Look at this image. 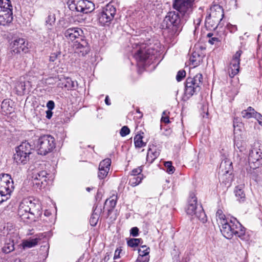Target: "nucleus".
Returning a JSON list of instances; mask_svg holds the SVG:
<instances>
[{
	"instance_id": "58",
	"label": "nucleus",
	"mask_w": 262,
	"mask_h": 262,
	"mask_svg": "<svg viewBox=\"0 0 262 262\" xmlns=\"http://www.w3.org/2000/svg\"><path fill=\"white\" fill-rule=\"evenodd\" d=\"M53 115V113L52 110H48L46 111V117L47 118L50 119L51 118Z\"/></svg>"
},
{
	"instance_id": "18",
	"label": "nucleus",
	"mask_w": 262,
	"mask_h": 262,
	"mask_svg": "<svg viewBox=\"0 0 262 262\" xmlns=\"http://www.w3.org/2000/svg\"><path fill=\"white\" fill-rule=\"evenodd\" d=\"M59 82L57 85L59 88H65L68 90L74 89L77 86V83L73 81L71 78L61 76L58 77Z\"/></svg>"
},
{
	"instance_id": "46",
	"label": "nucleus",
	"mask_w": 262,
	"mask_h": 262,
	"mask_svg": "<svg viewBox=\"0 0 262 262\" xmlns=\"http://www.w3.org/2000/svg\"><path fill=\"white\" fill-rule=\"evenodd\" d=\"M186 76L185 70H182L178 71L176 76V79L178 81H181Z\"/></svg>"
},
{
	"instance_id": "50",
	"label": "nucleus",
	"mask_w": 262,
	"mask_h": 262,
	"mask_svg": "<svg viewBox=\"0 0 262 262\" xmlns=\"http://www.w3.org/2000/svg\"><path fill=\"white\" fill-rule=\"evenodd\" d=\"M227 28L231 33H234L237 30V26L236 25H233L231 24H227Z\"/></svg>"
},
{
	"instance_id": "55",
	"label": "nucleus",
	"mask_w": 262,
	"mask_h": 262,
	"mask_svg": "<svg viewBox=\"0 0 262 262\" xmlns=\"http://www.w3.org/2000/svg\"><path fill=\"white\" fill-rule=\"evenodd\" d=\"M149 257L144 256V258H141V257H138L136 262H148Z\"/></svg>"
},
{
	"instance_id": "33",
	"label": "nucleus",
	"mask_w": 262,
	"mask_h": 262,
	"mask_svg": "<svg viewBox=\"0 0 262 262\" xmlns=\"http://www.w3.org/2000/svg\"><path fill=\"white\" fill-rule=\"evenodd\" d=\"M160 152L159 151L155 150L152 151L151 148H149L147 154V161L149 163H152L153 161L159 156Z\"/></svg>"
},
{
	"instance_id": "23",
	"label": "nucleus",
	"mask_w": 262,
	"mask_h": 262,
	"mask_svg": "<svg viewBox=\"0 0 262 262\" xmlns=\"http://www.w3.org/2000/svg\"><path fill=\"white\" fill-rule=\"evenodd\" d=\"M233 235L238 237L242 240L246 239L245 228L236 221V224L234 223L233 228L232 229Z\"/></svg>"
},
{
	"instance_id": "12",
	"label": "nucleus",
	"mask_w": 262,
	"mask_h": 262,
	"mask_svg": "<svg viewBox=\"0 0 262 262\" xmlns=\"http://www.w3.org/2000/svg\"><path fill=\"white\" fill-rule=\"evenodd\" d=\"M243 51L239 50L232 56L228 69L229 75L231 78L234 77L239 72L240 57Z\"/></svg>"
},
{
	"instance_id": "34",
	"label": "nucleus",
	"mask_w": 262,
	"mask_h": 262,
	"mask_svg": "<svg viewBox=\"0 0 262 262\" xmlns=\"http://www.w3.org/2000/svg\"><path fill=\"white\" fill-rule=\"evenodd\" d=\"M256 111L252 107L249 106L247 110H244L242 112V115L243 118L249 119L252 117H254Z\"/></svg>"
},
{
	"instance_id": "53",
	"label": "nucleus",
	"mask_w": 262,
	"mask_h": 262,
	"mask_svg": "<svg viewBox=\"0 0 262 262\" xmlns=\"http://www.w3.org/2000/svg\"><path fill=\"white\" fill-rule=\"evenodd\" d=\"M47 107H48V110H53L55 107L54 102L52 100L49 101L47 103Z\"/></svg>"
},
{
	"instance_id": "42",
	"label": "nucleus",
	"mask_w": 262,
	"mask_h": 262,
	"mask_svg": "<svg viewBox=\"0 0 262 262\" xmlns=\"http://www.w3.org/2000/svg\"><path fill=\"white\" fill-rule=\"evenodd\" d=\"M164 166L166 168V171L169 173L172 174L175 170L174 167L172 165L171 161H167L164 163Z\"/></svg>"
},
{
	"instance_id": "8",
	"label": "nucleus",
	"mask_w": 262,
	"mask_h": 262,
	"mask_svg": "<svg viewBox=\"0 0 262 262\" xmlns=\"http://www.w3.org/2000/svg\"><path fill=\"white\" fill-rule=\"evenodd\" d=\"M13 19L11 1H0V25L5 26Z\"/></svg>"
},
{
	"instance_id": "45",
	"label": "nucleus",
	"mask_w": 262,
	"mask_h": 262,
	"mask_svg": "<svg viewBox=\"0 0 262 262\" xmlns=\"http://www.w3.org/2000/svg\"><path fill=\"white\" fill-rule=\"evenodd\" d=\"M109 203L110 204L111 209H114L117 203V196L116 195H113L109 199Z\"/></svg>"
},
{
	"instance_id": "26",
	"label": "nucleus",
	"mask_w": 262,
	"mask_h": 262,
	"mask_svg": "<svg viewBox=\"0 0 262 262\" xmlns=\"http://www.w3.org/2000/svg\"><path fill=\"white\" fill-rule=\"evenodd\" d=\"M232 162L228 160H225L221 163L219 172H222L223 174L228 173L232 170Z\"/></svg>"
},
{
	"instance_id": "39",
	"label": "nucleus",
	"mask_w": 262,
	"mask_h": 262,
	"mask_svg": "<svg viewBox=\"0 0 262 262\" xmlns=\"http://www.w3.org/2000/svg\"><path fill=\"white\" fill-rule=\"evenodd\" d=\"M40 239L38 238H32L28 241H26L23 243L24 248H31L36 246L38 243Z\"/></svg>"
},
{
	"instance_id": "48",
	"label": "nucleus",
	"mask_w": 262,
	"mask_h": 262,
	"mask_svg": "<svg viewBox=\"0 0 262 262\" xmlns=\"http://www.w3.org/2000/svg\"><path fill=\"white\" fill-rule=\"evenodd\" d=\"M142 171V167H139L137 168L134 169L131 172V176H142L141 174Z\"/></svg>"
},
{
	"instance_id": "61",
	"label": "nucleus",
	"mask_w": 262,
	"mask_h": 262,
	"mask_svg": "<svg viewBox=\"0 0 262 262\" xmlns=\"http://www.w3.org/2000/svg\"><path fill=\"white\" fill-rule=\"evenodd\" d=\"M213 36V34L212 33H209L208 34H207V37L211 38V37H212V36Z\"/></svg>"
},
{
	"instance_id": "3",
	"label": "nucleus",
	"mask_w": 262,
	"mask_h": 262,
	"mask_svg": "<svg viewBox=\"0 0 262 262\" xmlns=\"http://www.w3.org/2000/svg\"><path fill=\"white\" fill-rule=\"evenodd\" d=\"M164 23L166 28L170 30L171 35H178L182 30L181 19L178 13L174 11L169 12L165 16Z\"/></svg>"
},
{
	"instance_id": "30",
	"label": "nucleus",
	"mask_w": 262,
	"mask_h": 262,
	"mask_svg": "<svg viewBox=\"0 0 262 262\" xmlns=\"http://www.w3.org/2000/svg\"><path fill=\"white\" fill-rule=\"evenodd\" d=\"M17 147L30 155L32 154V151L34 150L33 146L27 141L22 142Z\"/></svg>"
},
{
	"instance_id": "59",
	"label": "nucleus",
	"mask_w": 262,
	"mask_h": 262,
	"mask_svg": "<svg viewBox=\"0 0 262 262\" xmlns=\"http://www.w3.org/2000/svg\"><path fill=\"white\" fill-rule=\"evenodd\" d=\"M9 197H6L5 195H2L1 193H0V204H2L3 202L6 201Z\"/></svg>"
},
{
	"instance_id": "9",
	"label": "nucleus",
	"mask_w": 262,
	"mask_h": 262,
	"mask_svg": "<svg viewBox=\"0 0 262 262\" xmlns=\"http://www.w3.org/2000/svg\"><path fill=\"white\" fill-rule=\"evenodd\" d=\"M135 45L137 48L139 46V49L134 55V57L137 61L143 62L159 52L157 49L155 50L153 47H146L144 43L140 45L136 43Z\"/></svg>"
},
{
	"instance_id": "38",
	"label": "nucleus",
	"mask_w": 262,
	"mask_h": 262,
	"mask_svg": "<svg viewBox=\"0 0 262 262\" xmlns=\"http://www.w3.org/2000/svg\"><path fill=\"white\" fill-rule=\"evenodd\" d=\"M143 137L140 135H137L134 137V144L136 147L141 148L145 146V143L143 142Z\"/></svg>"
},
{
	"instance_id": "40",
	"label": "nucleus",
	"mask_w": 262,
	"mask_h": 262,
	"mask_svg": "<svg viewBox=\"0 0 262 262\" xmlns=\"http://www.w3.org/2000/svg\"><path fill=\"white\" fill-rule=\"evenodd\" d=\"M139 257L144 258V256H146L149 253V248L146 246H142L141 248L138 250Z\"/></svg>"
},
{
	"instance_id": "49",
	"label": "nucleus",
	"mask_w": 262,
	"mask_h": 262,
	"mask_svg": "<svg viewBox=\"0 0 262 262\" xmlns=\"http://www.w3.org/2000/svg\"><path fill=\"white\" fill-rule=\"evenodd\" d=\"M60 55V52H56L53 53L51 54L49 58V60L51 62H54L56 60V59L58 58V57Z\"/></svg>"
},
{
	"instance_id": "37",
	"label": "nucleus",
	"mask_w": 262,
	"mask_h": 262,
	"mask_svg": "<svg viewBox=\"0 0 262 262\" xmlns=\"http://www.w3.org/2000/svg\"><path fill=\"white\" fill-rule=\"evenodd\" d=\"M143 179L142 176H131L129 179V184L133 187L139 185Z\"/></svg>"
},
{
	"instance_id": "56",
	"label": "nucleus",
	"mask_w": 262,
	"mask_h": 262,
	"mask_svg": "<svg viewBox=\"0 0 262 262\" xmlns=\"http://www.w3.org/2000/svg\"><path fill=\"white\" fill-rule=\"evenodd\" d=\"M121 250L120 249H117L116 250H115V254H114V259H117V258H119L120 257V254L121 253Z\"/></svg>"
},
{
	"instance_id": "35",
	"label": "nucleus",
	"mask_w": 262,
	"mask_h": 262,
	"mask_svg": "<svg viewBox=\"0 0 262 262\" xmlns=\"http://www.w3.org/2000/svg\"><path fill=\"white\" fill-rule=\"evenodd\" d=\"M241 137L236 136L234 138V147L237 148L240 151H242L245 148V143L241 139Z\"/></svg>"
},
{
	"instance_id": "51",
	"label": "nucleus",
	"mask_w": 262,
	"mask_h": 262,
	"mask_svg": "<svg viewBox=\"0 0 262 262\" xmlns=\"http://www.w3.org/2000/svg\"><path fill=\"white\" fill-rule=\"evenodd\" d=\"M258 121V123L262 126V116L261 115L256 112L254 117Z\"/></svg>"
},
{
	"instance_id": "15",
	"label": "nucleus",
	"mask_w": 262,
	"mask_h": 262,
	"mask_svg": "<svg viewBox=\"0 0 262 262\" xmlns=\"http://www.w3.org/2000/svg\"><path fill=\"white\" fill-rule=\"evenodd\" d=\"M83 31L79 28H70L63 33L67 39L74 41L76 39L82 38Z\"/></svg>"
},
{
	"instance_id": "10",
	"label": "nucleus",
	"mask_w": 262,
	"mask_h": 262,
	"mask_svg": "<svg viewBox=\"0 0 262 262\" xmlns=\"http://www.w3.org/2000/svg\"><path fill=\"white\" fill-rule=\"evenodd\" d=\"M13 181L9 174H0V193L6 197L10 196L14 189Z\"/></svg>"
},
{
	"instance_id": "31",
	"label": "nucleus",
	"mask_w": 262,
	"mask_h": 262,
	"mask_svg": "<svg viewBox=\"0 0 262 262\" xmlns=\"http://www.w3.org/2000/svg\"><path fill=\"white\" fill-rule=\"evenodd\" d=\"M14 250V244L13 241L10 239L7 240L4 247L2 248V251L4 253H9Z\"/></svg>"
},
{
	"instance_id": "22",
	"label": "nucleus",
	"mask_w": 262,
	"mask_h": 262,
	"mask_svg": "<svg viewBox=\"0 0 262 262\" xmlns=\"http://www.w3.org/2000/svg\"><path fill=\"white\" fill-rule=\"evenodd\" d=\"M247 171L250 177L255 182H259L262 180V171L259 167H256L255 168L249 167L247 169Z\"/></svg>"
},
{
	"instance_id": "1",
	"label": "nucleus",
	"mask_w": 262,
	"mask_h": 262,
	"mask_svg": "<svg viewBox=\"0 0 262 262\" xmlns=\"http://www.w3.org/2000/svg\"><path fill=\"white\" fill-rule=\"evenodd\" d=\"M41 214L39 202L31 197L23 199L19 203L18 215L26 222L35 221Z\"/></svg>"
},
{
	"instance_id": "11",
	"label": "nucleus",
	"mask_w": 262,
	"mask_h": 262,
	"mask_svg": "<svg viewBox=\"0 0 262 262\" xmlns=\"http://www.w3.org/2000/svg\"><path fill=\"white\" fill-rule=\"evenodd\" d=\"M48 175L45 170H35L32 173V181L33 186L36 190L41 189L47 181V176Z\"/></svg>"
},
{
	"instance_id": "27",
	"label": "nucleus",
	"mask_w": 262,
	"mask_h": 262,
	"mask_svg": "<svg viewBox=\"0 0 262 262\" xmlns=\"http://www.w3.org/2000/svg\"><path fill=\"white\" fill-rule=\"evenodd\" d=\"M28 85H29V81L19 80L16 82L15 89L17 95H22L24 94Z\"/></svg>"
},
{
	"instance_id": "57",
	"label": "nucleus",
	"mask_w": 262,
	"mask_h": 262,
	"mask_svg": "<svg viewBox=\"0 0 262 262\" xmlns=\"http://www.w3.org/2000/svg\"><path fill=\"white\" fill-rule=\"evenodd\" d=\"M161 121L163 122H164L165 123H169V120L168 116H162V117L161 118Z\"/></svg>"
},
{
	"instance_id": "13",
	"label": "nucleus",
	"mask_w": 262,
	"mask_h": 262,
	"mask_svg": "<svg viewBox=\"0 0 262 262\" xmlns=\"http://www.w3.org/2000/svg\"><path fill=\"white\" fill-rule=\"evenodd\" d=\"M69 2L70 1H68V4ZM70 2L74 5L77 11L85 14L92 12L95 8L93 1H70Z\"/></svg>"
},
{
	"instance_id": "29",
	"label": "nucleus",
	"mask_w": 262,
	"mask_h": 262,
	"mask_svg": "<svg viewBox=\"0 0 262 262\" xmlns=\"http://www.w3.org/2000/svg\"><path fill=\"white\" fill-rule=\"evenodd\" d=\"M191 64L195 67L198 66L202 60V57L198 53L194 52L192 53L189 59Z\"/></svg>"
},
{
	"instance_id": "25",
	"label": "nucleus",
	"mask_w": 262,
	"mask_h": 262,
	"mask_svg": "<svg viewBox=\"0 0 262 262\" xmlns=\"http://www.w3.org/2000/svg\"><path fill=\"white\" fill-rule=\"evenodd\" d=\"M114 18L110 15L102 12L98 16V22L102 26H109Z\"/></svg>"
},
{
	"instance_id": "47",
	"label": "nucleus",
	"mask_w": 262,
	"mask_h": 262,
	"mask_svg": "<svg viewBox=\"0 0 262 262\" xmlns=\"http://www.w3.org/2000/svg\"><path fill=\"white\" fill-rule=\"evenodd\" d=\"M129 133H130V130L127 126H123L120 131V134L121 136H122V137L126 136V135L129 134Z\"/></svg>"
},
{
	"instance_id": "7",
	"label": "nucleus",
	"mask_w": 262,
	"mask_h": 262,
	"mask_svg": "<svg viewBox=\"0 0 262 262\" xmlns=\"http://www.w3.org/2000/svg\"><path fill=\"white\" fill-rule=\"evenodd\" d=\"M262 146L258 143H254L249 154L248 162L249 167L255 168L262 165Z\"/></svg>"
},
{
	"instance_id": "28",
	"label": "nucleus",
	"mask_w": 262,
	"mask_h": 262,
	"mask_svg": "<svg viewBox=\"0 0 262 262\" xmlns=\"http://www.w3.org/2000/svg\"><path fill=\"white\" fill-rule=\"evenodd\" d=\"M113 2V1H111L110 3L107 4L104 8L102 12L107 13V14L114 18L116 14V10L114 6L112 4Z\"/></svg>"
},
{
	"instance_id": "36",
	"label": "nucleus",
	"mask_w": 262,
	"mask_h": 262,
	"mask_svg": "<svg viewBox=\"0 0 262 262\" xmlns=\"http://www.w3.org/2000/svg\"><path fill=\"white\" fill-rule=\"evenodd\" d=\"M55 15L53 13H50L46 19V25L49 29H52L55 23Z\"/></svg>"
},
{
	"instance_id": "43",
	"label": "nucleus",
	"mask_w": 262,
	"mask_h": 262,
	"mask_svg": "<svg viewBox=\"0 0 262 262\" xmlns=\"http://www.w3.org/2000/svg\"><path fill=\"white\" fill-rule=\"evenodd\" d=\"M9 101L7 100H4L2 103L1 107L2 109L3 110L4 112H6V113H10V112L12 111V107H11L9 108V104H8V103Z\"/></svg>"
},
{
	"instance_id": "63",
	"label": "nucleus",
	"mask_w": 262,
	"mask_h": 262,
	"mask_svg": "<svg viewBox=\"0 0 262 262\" xmlns=\"http://www.w3.org/2000/svg\"><path fill=\"white\" fill-rule=\"evenodd\" d=\"M86 189L88 191L90 192L91 189L90 187H87Z\"/></svg>"
},
{
	"instance_id": "62",
	"label": "nucleus",
	"mask_w": 262,
	"mask_h": 262,
	"mask_svg": "<svg viewBox=\"0 0 262 262\" xmlns=\"http://www.w3.org/2000/svg\"><path fill=\"white\" fill-rule=\"evenodd\" d=\"M162 116H168L167 114L166 111H164L163 112V115Z\"/></svg>"
},
{
	"instance_id": "16",
	"label": "nucleus",
	"mask_w": 262,
	"mask_h": 262,
	"mask_svg": "<svg viewBox=\"0 0 262 262\" xmlns=\"http://www.w3.org/2000/svg\"><path fill=\"white\" fill-rule=\"evenodd\" d=\"M11 47L13 52L16 53L21 52L26 53L28 51V48L24 38H19L15 39L11 42Z\"/></svg>"
},
{
	"instance_id": "21",
	"label": "nucleus",
	"mask_w": 262,
	"mask_h": 262,
	"mask_svg": "<svg viewBox=\"0 0 262 262\" xmlns=\"http://www.w3.org/2000/svg\"><path fill=\"white\" fill-rule=\"evenodd\" d=\"M192 1H174L173 7L182 14L186 12L192 5Z\"/></svg>"
},
{
	"instance_id": "20",
	"label": "nucleus",
	"mask_w": 262,
	"mask_h": 262,
	"mask_svg": "<svg viewBox=\"0 0 262 262\" xmlns=\"http://www.w3.org/2000/svg\"><path fill=\"white\" fill-rule=\"evenodd\" d=\"M30 155L17 147L16 153L14 155V159L17 164H25L29 161Z\"/></svg>"
},
{
	"instance_id": "24",
	"label": "nucleus",
	"mask_w": 262,
	"mask_h": 262,
	"mask_svg": "<svg viewBox=\"0 0 262 262\" xmlns=\"http://www.w3.org/2000/svg\"><path fill=\"white\" fill-rule=\"evenodd\" d=\"M102 211L101 207H98V204H95L93 207V212L90 220L91 226H95L97 225L99 218V214Z\"/></svg>"
},
{
	"instance_id": "5",
	"label": "nucleus",
	"mask_w": 262,
	"mask_h": 262,
	"mask_svg": "<svg viewBox=\"0 0 262 262\" xmlns=\"http://www.w3.org/2000/svg\"><path fill=\"white\" fill-rule=\"evenodd\" d=\"M37 152L46 155L55 147V139L51 135H44L40 137L36 145Z\"/></svg>"
},
{
	"instance_id": "2",
	"label": "nucleus",
	"mask_w": 262,
	"mask_h": 262,
	"mask_svg": "<svg viewBox=\"0 0 262 262\" xmlns=\"http://www.w3.org/2000/svg\"><path fill=\"white\" fill-rule=\"evenodd\" d=\"M224 16V10L220 5H212L210 8L209 15L206 17V26L213 29L216 28Z\"/></svg>"
},
{
	"instance_id": "41",
	"label": "nucleus",
	"mask_w": 262,
	"mask_h": 262,
	"mask_svg": "<svg viewBox=\"0 0 262 262\" xmlns=\"http://www.w3.org/2000/svg\"><path fill=\"white\" fill-rule=\"evenodd\" d=\"M141 241V238H131L127 241V245L130 247H136L139 245Z\"/></svg>"
},
{
	"instance_id": "14",
	"label": "nucleus",
	"mask_w": 262,
	"mask_h": 262,
	"mask_svg": "<svg viewBox=\"0 0 262 262\" xmlns=\"http://www.w3.org/2000/svg\"><path fill=\"white\" fill-rule=\"evenodd\" d=\"M234 222H236V219H233V220H230V222L223 221L221 228V231L224 237L230 239L233 237L232 229Z\"/></svg>"
},
{
	"instance_id": "64",
	"label": "nucleus",
	"mask_w": 262,
	"mask_h": 262,
	"mask_svg": "<svg viewBox=\"0 0 262 262\" xmlns=\"http://www.w3.org/2000/svg\"><path fill=\"white\" fill-rule=\"evenodd\" d=\"M137 113H139V114L141 113L140 112V111H139V109H138V110H137Z\"/></svg>"
},
{
	"instance_id": "4",
	"label": "nucleus",
	"mask_w": 262,
	"mask_h": 262,
	"mask_svg": "<svg viewBox=\"0 0 262 262\" xmlns=\"http://www.w3.org/2000/svg\"><path fill=\"white\" fill-rule=\"evenodd\" d=\"M186 211L188 214L195 215L203 223L207 221L206 215L202 207L198 204L197 198L195 195L191 196L189 200Z\"/></svg>"
},
{
	"instance_id": "32",
	"label": "nucleus",
	"mask_w": 262,
	"mask_h": 262,
	"mask_svg": "<svg viewBox=\"0 0 262 262\" xmlns=\"http://www.w3.org/2000/svg\"><path fill=\"white\" fill-rule=\"evenodd\" d=\"M234 193L237 200L241 202H243L245 200V194L244 190L241 186L236 187L234 190Z\"/></svg>"
},
{
	"instance_id": "54",
	"label": "nucleus",
	"mask_w": 262,
	"mask_h": 262,
	"mask_svg": "<svg viewBox=\"0 0 262 262\" xmlns=\"http://www.w3.org/2000/svg\"><path fill=\"white\" fill-rule=\"evenodd\" d=\"M220 41V39L219 38L216 37H212L211 38H209L208 40V42L211 45H213L216 42H219Z\"/></svg>"
},
{
	"instance_id": "17",
	"label": "nucleus",
	"mask_w": 262,
	"mask_h": 262,
	"mask_svg": "<svg viewBox=\"0 0 262 262\" xmlns=\"http://www.w3.org/2000/svg\"><path fill=\"white\" fill-rule=\"evenodd\" d=\"M111 164V160L106 158L102 160L99 164L98 177L100 179H104L108 174Z\"/></svg>"
},
{
	"instance_id": "60",
	"label": "nucleus",
	"mask_w": 262,
	"mask_h": 262,
	"mask_svg": "<svg viewBox=\"0 0 262 262\" xmlns=\"http://www.w3.org/2000/svg\"><path fill=\"white\" fill-rule=\"evenodd\" d=\"M105 103L107 105H109L111 104V103L109 101V98H108V96H106V97H105Z\"/></svg>"
},
{
	"instance_id": "6",
	"label": "nucleus",
	"mask_w": 262,
	"mask_h": 262,
	"mask_svg": "<svg viewBox=\"0 0 262 262\" xmlns=\"http://www.w3.org/2000/svg\"><path fill=\"white\" fill-rule=\"evenodd\" d=\"M203 77L201 74H198L193 78H187L185 83V94L188 98L195 94H197L200 90V84L202 83Z\"/></svg>"
},
{
	"instance_id": "44",
	"label": "nucleus",
	"mask_w": 262,
	"mask_h": 262,
	"mask_svg": "<svg viewBox=\"0 0 262 262\" xmlns=\"http://www.w3.org/2000/svg\"><path fill=\"white\" fill-rule=\"evenodd\" d=\"M216 217L219 224L221 225L223 221L225 222H228L227 220L225 218V215L222 213L221 211H218L216 212Z\"/></svg>"
},
{
	"instance_id": "52",
	"label": "nucleus",
	"mask_w": 262,
	"mask_h": 262,
	"mask_svg": "<svg viewBox=\"0 0 262 262\" xmlns=\"http://www.w3.org/2000/svg\"><path fill=\"white\" fill-rule=\"evenodd\" d=\"M139 229L137 227H133L130 229V233L133 236H137L138 235Z\"/></svg>"
},
{
	"instance_id": "19",
	"label": "nucleus",
	"mask_w": 262,
	"mask_h": 262,
	"mask_svg": "<svg viewBox=\"0 0 262 262\" xmlns=\"http://www.w3.org/2000/svg\"><path fill=\"white\" fill-rule=\"evenodd\" d=\"M75 47L76 51L81 53L82 56L87 54L90 50L88 41L83 38H80V41H76Z\"/></svg>"
}]
</instances>
